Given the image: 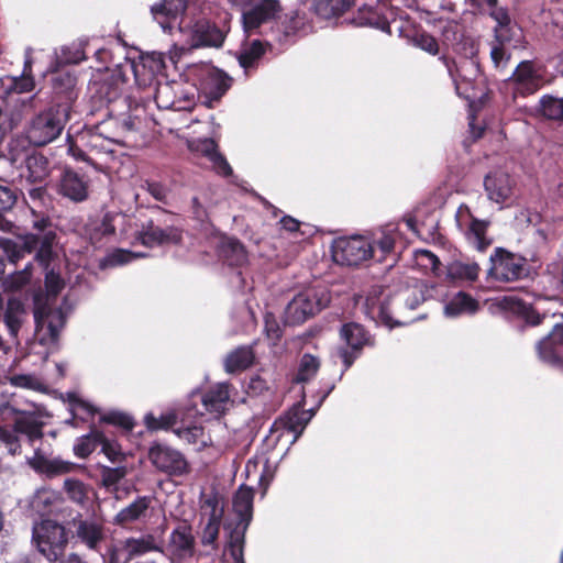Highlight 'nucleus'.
<instances>
[{"label": "nucleus", "mask_w": 563, "mask_h": 563, "mask_svg": "<svg viewBox=\"0 0 563 563\" xmlns=\"http://www.w3.org/2000/svg\"><path fill=\"white\" fill-rule=\"evenodd\" d=\"M203 91L208 98L207 107H211L212 101H218L230 88L231 78L220 69H211L208 71L203 80Z\"/></svg>", "instance_id": "obj_29"}, {"label": "nucleus", "mask_w": 563, "mask_h": 563, "mask_svg": "<svg viewBox=\"0 0 563 563\" xmlns=\"http://www.w3.org/2000/svg\"><path fill=\"white\" fill-rule=\"evenodd\" d=\"M152 505V498L148 496H139L128 506L122 508L113 518V525L128 527L134 522L145 521Z\"/></svg>", "instance_id": "obj_26"}, {"label": "nucleus", "mask_w": 563, "mask_h": 563, "mask_svg": "<svg viewBox=\"0 0 563 563\" xmlns=\"http://www.w3.org/2000/svg\"><path fill=\"white\" fill-rule=\"evenodd\" d=\"M26 318L27 310L20 298L14 296L5 297L0 292V323H4L12 339H18Z\"/></svg>", "instance_id": "obj_14"}, {"label": "nucleus", "mask_w": 563, "mask_h": 563, "mask_svg": "<svg viewBox=\"0 0 563 563\" xmlns=\"http://www.w3.org/2000/svg\"><path fill=\"white\" fill-rule=\"evenodd\" d=\"M254 492L251 487L241 486L233 497V510L239 517L236 525H245L252 519Z\"/></svg>", "instance_id": "obj_33"}, {"label": "nucleus", "mask_w": 563, "mask_h": 563, "mask_svg": "<svg viewBox=\"0 0 563 563\" xmlns=\"http://www.w3.org/2000/svg\"><path fill=\"white\" fill-rule=\"evenodd\" d=\"M484 186L488 198L500 203L512 195L514 181L508 173L495 170L485 177Z\"/></svg>", "instance_id": "obj_27"}, {"label": "nucleus", "mask_w": 563, "mask_h": 563, "mask_svg": "<svg viewBox=\"0 0 563 563\" xmlns=\"http://www.w3.org/2000/svg\"><path fill=\"white\" fill-rule=\"evenodd\" d=\"M181 231L175 227L161 228L150 222L139 234L140 242L148 247L163 244H178L181 241Z\"/></svg>", "instance_id": "obj_23"}, {"label": "nucleus", "mask_w": 563, "mask_h": 563, "mask_svg": "<svg viewBox=\"0 0 563 563\" xmlns=\"http://www.w3.org/2000/svg\"><path fill=\"white\" fill-rule=\"evenodd\" d=\"M93 232L90 233V240L95 243L100 240L101 236L113 235L115 228L112 223V216L107 213L102 220L95 224Z\"/></svg>", "instance_id": "obj_58"}, {"label": "nucleus", "mask_w": 563, "mask_h": 563, "mask_svg": "<svg viewBox=\"0 0 563 563\" xmlns=\"http://www.w3.org/2000/svg\"><path fill=\"white\" fill-rule=\"evenodd\" d=\"M148 460L157 471L172 476H181L189 471L185 456L166 445L155 444L151 446Z\"/></svg>", "instance_id": "obj_9"}, {"label": "nucleus", "mask_w": 563, "mask_h": 563, "mask_svg": "<svg viewBox=\"0 0 563 563\" xmlns=\"http://www.w3.org/2000/svg\"><path fill=\"white\" fill-rule=\"evenodd\" d=\"M187 8V0H161L151 8V12L155 19L166 16L176 19L181 15Z\"/></svg>", "instance_id": "obj_44"}, {"label": "nucleus", "mask_w": 563, "mask_h": 563, "mask_svg": "<svg viewBox=\"0 0 563 563\" xmlns=\"http://www.w3.org/2000/svg\"><path fill=\"white\" fill-rule=\"evenodd\" d=\"M154 98L159 109L180 111L189 109L191 104L188 93H184L183 85L177 81L157 82Z\"/></svg>", "instance_id": "obj_15"}, {"label": "nucleus", "mask_w": 563, "mask_h": 563, "mask_svg": "<svg viewBox=\"0 0 563 563\" xmlns=\"http://www.w3.org/2000/svg\"><path fill=\"white\" fill-rule=\"evenodd\" d=\"M126 474L128 468L123 465H119L115 467H100L101 484L108 489H115L117 485L126 476Z\"/></svg>", "instance_id": "obj_50"}, {"label": "nucleus", "mask_w": 563, "mask_h": 563, "mask_svg": "<svg viewBox=\"0 0 563 563\" xmlns=\"http://www.w3.org/2000/svg\"><path fill=\"white\" fill-rule=\"evenodd\" d=\"M255 360L252 346H239L230 352L224 360V369L229 374L249 368Z\"/></svg>", "instance_id": "obj_35"}, {"label": "nucleus", "mask_w": 563, "mask_h": 563, "mask_svg": "<svg viewBox=\"0 0 563 563\" xmlns=\"http://www.w3.org/2000/svg\"><path fill=\"white\" fill-rule=\"evenodd\" d=\"M54 234H46L44 239L40 240V247L35 254V260L43 266H47L52 258V240Z\"/></svg>", "instance_id": "obj_62"}, {"label": "nucleus", "mask_w": 563, "mask_h": 563, "mask_svg": "<svg viewBox=\"0 0 563 563\" xmlns=\"http://www.w3.org/2000/svg\"><path fill=\"white\" fill-rule=\"evenodd\" d=\"M539 111L548 120L563 123V98L543 96L539 101Z\"/></svg>", "instance_id": "obj_45"}, {"label": "nucleus", "mask_w": 563, "mask_h": 563, "mask_svg": "<svg viewBox=\"0 0 563 563\" xmlns=\"http://www.w3.org/2000/svg\"><path fill=\"white\" fill-rule=\"evenodd\" d=\"M177 421V416L174 411H168L155 417L153 413H147L144 417V422L148 430L156 431L161 429H168L173 427Z\"/></svg>", "instance_id": "obj_52"}, {"label": "nucleus", "mask_w": 563, "mask_h": 563, "mask_svg": "<svg viewBox=\"0 0 563 563\" xmlns=\"http://www.w3.org/2000/svg\"><path fill=\"white\" fill-rule=\"evenodd\" d=\"M306 24L307 18L305 12L292 10L284 15L283 20L279 22V29L285 36H291L302 31Z\"/></svg>", "instance_id": "obj_46"}, {"label": "nucleus", "mask_w": 563, "mask_h": 563, "mask_svg": "<svg viewBox=\"0 0 563 563\" xmlns=\"http://www.w3.org/2000/svg\"><path fill=\"white\" fill-rule=\"evenodd\" d=\"M37 106V93L29 97H10L5 110L0 106V134L10 132L19 126L24 117L36 109Z\"/></svg>", "instance_id": "obj_10"}, {"label": "nucleus", "mask_w": 563, "mask_h": 563, "mask_svg": "<svg viewBox=\"0 0 563 563\" xmlns=\"http://www.w3.org/2000/svg\"><path fill=\"white\" fill-rule=\"evenodd\" d=\"M319 367L320 362L317 357L310 354H305L300 360L298 373L296 375V382H309L317 374Z\"/></svg>", "instance_id": "obj_51"}, {"label": "nucleus", "mask_w": 563, "mask_h": 563, "mask_svg": "<svg viewBox=\"0 0 563 563\" xmlns=\"http://www.w3.org/2000/svg\"><path fill=\"white\" fill-rule=\"evenodd\" d=\"M35 79L32 76V63L27 59L20 76H4L0 78V95L29 93L35 89Z\"/></svg>", "instance_id": "obj_25"}, {"label": "nucleus", "mask_w": 563, "mask_h": 563, "mask_svg": "<svg viewBox=\"0 0 563 563\" xmlns=\"http://www.w3.org/2000/svg\"><path fill=\"white\" fill-rule=\"evenodd\" d=\"M355 0H313L314 13L325 20L338 18L346 12Z\"/></svg>", "instance_id": "obj_37"}, {"label": "nucleus", "mask_w": 563, "mask_h": 563, "mask_svg": "<svg viewBox=\"0 0 563 563\" xmlns=\"http://www.w3.org/2000/svg\"><path fill=\"white\" fill-rule=\"evenodd\" d=\"M225 33L209 20H198L191 29L190 41L192 47H216L223 45Z\"/></svg>", "instance_id": "obj_20"}, {"label": "nucleus", "mask_w": 563, "mask_h": 563, "mask_svg": "<svg viewBox=\"0 0 563 563\" xmlns=\"http://www.w3.org/2000/svg\"><path fill=\"white\" fill-rule=\"evenodd\" d=\"M264 53L265 48L263 43L255 40L241 52L239 63L244 69L252 68Z\"/></svg>", "instance_id": "obj_49"}, {"label": "nucleus", "mask_w": 563, "mask_h": 563, "mask_svg": "<svg viewBox=\"0 0 563 563\" xmlns=\"http://www.w3.org/2000/svg\"><path fill=\"white\" fill-rule=\"evenodd\" d=\"M0 442H2L11 455L21 453V444L14 430L0 427Z\"/></svg>", "instance_id": "obj_61"}, {"label": "nucleus", "mask_w": 563, "mask_h": 563, "mask_svg": "<svg viewBox=\"0 0 563 563\" xmlns=\"http://www.w3.org/2000/svg\"><path fill=\"white\" fill-rule=\"evenodd\" d=\"M478 309V302L470 295L460 291L445 305L444 313L448 317H456L463 313H474Z\"/></svg>", "instance_id": "obj_38"}, {"label": "nucleus", "mask_w": 563, "mask_h": 563, "mask_svg": "<svg viewBox=\"0 0 563 563\" xmlns=\"http://www.w3.org/2000/svg\"><path fill=\"white\" fill-rule=\"evenodd\" d=\"M196 151L211 162L217 173L223 176H229L232 174L231 166L227 159L218 152V146L214 141L206 139L198 142L196 145Z\"/></svg>", "instance_id": "obj_36"}, {"label": "nucleus", "mask_w": 563, "mask_h": 563, "mask_svg": "<svg viewBox=\"0 0 563 563\" xmlns=\"http://www.w3.org/2000/svg\"><path fill=\"white\" fill-rule=\"evenodd\" d=\"M353 22L357 26H373L377 29H384L386 26V21L371 7L358 9Z\"/></svg>", "instance_id": "obj_47"}, {"label": "nucleus", "mask_w": 563, "mask_h": 563, "mask_svg": "<svg viewBox=\"0 0 563 563\" xmlns=\"http://www.w3.org/2000/svg\"><path fill=\"white\" fill-rule=\"evenodd\" d=\"M340 334L351 350L339 347L335 352V357L342 362L343 371H346L358 357L364 346L374 345V340L364 327L358 323L344 324L341 328Z\"/></svg>", "instance_id": "obj_6"}, {"label": "nucleus", "mask_w": 563, "mask_h": 563, "mask_svg": "<svg viewBox=\"0 0 563 563\" xmlns=\"http://www.w3.org/2000/svg\"><path fill=\"white\" fill-rule=\"evenodd\" d=\"M27 464L36 473L48 477L67 474L74 468L71 462L62 459H48L40 448H36L33 456L27 459Z\"/></svg>", "instance_id": "obj_24"}, {"label": "nucleus", "mask_w": 563, "mask_h": 563, "mask_svg": "<svg viewBox=\"0 0 563 563\" xmlns=\"http://www.w3.org/2000/svg\"><path fill=\"white\" fill-rule=\"evenodd\" d=\"M76 77L69 71H57L52 78V86L55 96L59 99L57 108L66 107L69 112V104L76 99Z\"/></svg>", "instance_id": "obj_28"}, {"label": "nucleus", "mask_w": 563, "mask_h": 563, "mask_svg": "<svg viewBox=\"0 0 563 563\" xmlns=\"http://www.w3.org/2000/svg\"><path fill=\"white\" fill-rule=\"evenodd\" d=\"M142 188L145 189L156 201L162 203L168 202L169 190L159 181L145 180L142 184Z\"/></svg>", "instance_id": "obj_59"}, {"label": "nucleus", "mask_w": 563, "mask_h": 563, "mask_svg": "<svg viewBox=\"0 0 563 563\" xmlns=\"http://www.w3.org/2000/svg\"><path fill=\"white\" fill-rule=\"evenodd\" d=\"M34 321L37 331L45 330L51 341H56L65 324L60 309H53L46 303L36 305Z\"/></svg>", "instance_id": "obj_21"}, {"label": "nucleus", "mask_w": 563, "mask_h": 563, "mask_svg": "<svg viewBox=\"0 0 563 563\" xmlns=\"http://www.w3.org/2000/svg\"><path fill=\"white\" fill-rule=\"evenodd\" d=\"M32 541L37 551L53 563L65 554L69 538L62 523L53 519H43L33 526Z\"/></svg>", "instance_id": "obj_1"}, {"label": "nucleus", "mask_w": 563, "mask_h": 563, "mask_svg": "<svg viewBox=\"0 0 563 563\" xmlns=\"http://www.w3.org/2000/svg\"><path fill=\"white\" fill-rule=\"evenodd\" d=\"M246 526L236 525L229 533L228 552L232 563H245L244 561V539Z\"/></svg>", "instance_id": "obj_41"}, {"label": "nucleus", "mask_w": 563, "mask_h": 563, "mask_svg": "<svg viewBox=\"0 0 563 563\" xmlns=\"http://www.w3.org/2000/svg\"><path fill=\"white\" fill-rule=\"evenodd\" d=\"M382 286H373L365 299V308L366 312L371 314L373 318H379L385 324L389 327H394L395 324H400L399 322H394L391 316L388 312V302L382 301L379 298L383 294Z\"/></svg>", "instance_id": "obj_31"}, {"label": "nucleus", "mask_w": 563, "mask_h": 563, "mask_svg": "<svg viewBox=\"0 0 563 563\" xmlns=\"http://www.w3.org/2000/svg\"><path fill=\"white\" fill-rule=\"evenodd\" d=\"M373 255L371 242L363 236L342 238L333 245V258L336 263L357 266Z\"/></svg>", "instance_id": "obj_7"}, {"label": "nucleus", "mask_w": 563, "mask_h": 563, "mask_svg": "<svg viewBox=\"0 0 563 563\" xmlns=\"http://www.w3.org/2000/svg\"><path fill=\"white\" fill-rule=\"evenodd\" d=\"M280 10L277 0H262L252 8L242 11L244 31L254 33L262 24L269 22Z\"/></svg>", "instance_id": "obj_18"}, {"label": "nucleus", "mask_w": 563, "mask_h": 563, "mask_svg": "<svg viewBox=\"0 0 563 563\" xmlns=\"http://www.w3.org/2000/svg\"><path fill=\"white\" fill-rule=\"evenodd\" d=\"M57 191L73 202H82L89 195V180L84 175L65 168L58 180Z\"/></svg>", "instance_id": "obj_17"}, {"label": "nucleus", "mask_w": 563, "mask_h": 563, "mask_svg": "<svg viewBox=\"0 0 563 563\" xmlns=\"http://www.w3.org/2000/svg\"><path fill=\"white\" fill-rule=\"evenodd\" d=\"M64 488L68 497L75 503L82 504L86 499V488L82 482L68 478L64 482Z\"/></svg>", "instance_id": "obj_60"}, {"label": "nucleus", "mask_w": 563, "mask_h": 563, "mask_svg": "<svg viewBox=\"0 0 563 563\" xmlns=\"http://www.w3.org/2000/svg\"><path fill=\"white\" fill-rule=\"evenodd\" d=\"M102 453L113 463H120L124 460V454L117 442L108 440L103 435V441L100 443Z\"/></svg>", "instance_id": "obj_63"}, {"label": "nucleus", "mask_w": 563, "mask_h": 563, "mask_svg": "<svg viewBox=\"0 0 563 563\" xmlns=\"http://www.w3.org/2000/svg\"><path fill=\"white\" fill-rule=\"evenodd\" d=\"M455 219L467 242L476 250L483 252L490 245L492 241L486 236L488 223L473 217L467 206L457 209Z\"/></svg>", "instance_id": "obj_11"}, {"label": "nucleus", "mask_w": 563, "mask_h": 563, "mask_svg": "<svg viewBox=\"0 0 563 563\" xmlns=\"http://www.w3.org/2000/svg\"><path fill=\"white\" fill-rule=\"evenodd\" d=\"M103 559L104 563H129L132 560L129 552L125 550L124 540L111 544Z\"/></svg>", "instance_id": "obj_55"}, {"label": "nucleus", "mask_w": 563, "mask_h": 563, "mask_svg": "<svg viewBox=\"0 0 563 563\" xmlns=\"http://www.w3.org/2000/svg\"><path fill=\"white\" fill-rule=\"evenodd\" d=\"M103 441V433L99 430H91L88 434L81 435L74 444V454L77 457H88Z\"/></svg>", "instance_id": "obj_43"}, {"label": "nucleus", "mask_w": 563, "mask_h": 563, "mask_svg": "<svg viewBox=\"0 0 563 563\" xmlns=\"http://www.w3.org/2000/svg\"><path fill=\"white\" fill-rule=\"evenodd\" d=\"M201 516L207 520H222L224 509L220 495L217 492L201 494L200 497Z\"/></svg>", "instance_id": "obj_39"}, {"label": "nucleus", "mask_w": 563, "mask_h": 563, "mask_svg": "<svg viewBox=\"0 0 563 563\" xmlns=\"http://www.w3.org/2000/svg\"><path fill=\"white\" fill-rule=\"evenodd\" d=\"M537 352L541 361L563 366V323L554 325L552 331L537 343Z\"/></svg>", "instance_id": "obj_19"}, {"label": "nucleus", "mask_w": 563, "mask_h": 563, "mask_svg": "<svg viewBox=\"0 0 563 563\" xmlns=\"http://www.w3.org/2000/svg\"><path fill=\"white\" fill-rule=\"evenodd\" d=\"M121 68L128 69L133 74L135 81L140 86L151 85L155 76L163 73L165 68L164 55L162 53H148L143 55L140 62L125 59Z\"/></svg>", "instance_id": "obj_13"}, {"label": "nucleus", "mask_w": 563, "mask_h": 563, "mask_svg": "<svg viewBox=\"0 0 563 563\" xmlns=\"http://www.w3.org/2000/svg\"><path fill=\"white\" fill-rule=\"evenodd\" d=\"M135 130V121L131 115H124L121 119L111 118L107 121H103L99 126V135L92 136L89 146L92 150L98 147V142L100 141V136H103L106 140L122 144L123 137L133 132Z\"/></svg>", "instance_id": "obj_16"}, {"label": "nucleus", "mask_w": 563, "mask_h": 563, "mask_svg": "<svg viewBox=\"0 0 563 563\" xmlns=\"http://www.w3.org/2000/svg\"><path fill=\"white\" fill-rule=\"evenodd\" d=\"M489 275L498 282H512L525 275L523 258L503 249L490 256Z\"/></svg>", "instance_id": "obj_12"}, {"label": "nucleus", "mask_w": 563, "mask_h": 563, "mask_svg": "<svg viewBox=\"0 0 563 563\" xmlns=\"http://www.w3.org/2000/svg\"><path fill=\"white\" fill-rule=\"evenodd\" d=\"M27 203L32 213H36L38 209H47L51 198L45 187L38 186L30 189Z\"/></svg>", "instance_id": "obj_53"}, {"label": "nucleus", "mask_w": 563, "mask_h": 563, "mask_svg": "<svg viewBox=\"0 0 563 563\" xmlns=\"http://www.w3.org/2000/svg\"><path fill=\"white\" fill-rule=\"evenodd\" d=\"M16 202L14 190L0 185V230L3 232H12L15 229L13 221L5 217Z\"/></svg>", "instance_id": "obj_42"}, {"label": "nucleus", "mask_w": 563, "mask_h": 563, "mask_svg": "<svg viewBox=\"0 0 563 563\" xmlns=\"http://www.w3.org/2000/svg\"><path fill=\"white\" fill-rule=\"evenodd\" d=\"M305 411L294 409L280 420L284 428L295 434V440L298 439L307 426L308 419L305 418Z\"/></svg>", "instance_id": "obj_48"}, {"label": "nucleus", "mask_w": 563, "mask_h": 563, "mask_svg": "<svg viewBox=\"0 0 563 563\" xmlns=\"http://www.w3.org/2000/svg\"><path fill=\"white\" fill-rule=\"evenodd\" d=\"M161 553L170 563H185L196 553V539L192 527L186 521L179 522L169 533L167 541L161 542Z\"/></svg>", "instance_id": "obj_4"}, {"label": "nucleus", "mask_w": 563, "mask_h": 563, "mask_svg": "<svg viewBox=\"0 0 563 563\" xmlns=\"http://www.w3.org/2000/svg\"><path fill=\"white\" fill-rule=\"evenodd\" d=\"M32 264H27L22 271L9 275L4 280L5 288L19 290L26 286L32 277Z\"/></svg>", "instance_id": "obj_54"}, {"label": "nucleus", "mask_w": 563, "mask_h": 563, "mask_svg": "<svg viewBox=\"0 0 563 563\" xmlns=\"http://www.w3.org/2000/svg\"><path fill=\"white\" fill-rule=\"evenodd\" d=\"M542 84V76L530 60L521 62L507 79V86L511 90L514 99L536 93Z\"/></svg>", "instance_id": "obj_8"}, {"label": "nucleus", "mask_w": 563, "mask_h": 563, "mask_svg": "<svg viewBox=\"0 0 563 563\" xmlns=\"http://www.w3.org/2000/svg\"><path fill=\"white\" fill-rule=\"evenodd\" d=\"M479 266L475 262L454 261L448 266V277L457 282H474L479 274Z\"/></svg>", "instance_id": "obj_40"}, {"label": "nucleus", "mask_w": 563, "mask_h": 563, "mask_svg": "<svg viewBox=\"0 0 563 563\" xmlns=\"http://www.w3.org/2000/svg\"><path fill=\"white\" fill-rule=\"evenodd\" d=\"M48 175L49 162L44 155L34 153L25 158V172L23 176L29 183L42 184Z\"/></svg>", "instance_id": "obj_34"}, {"label": "nucleus", "mask_w": 563, "mask_h": 563, "mask_svg": "<svg viewBox=\"0 0 563 563\" xmlns=\"http://www.w3.org/2000/svg\"><path fill=\"white\" fill-rule=\"evenodd\" d=\"M230 400L229 384L219 383L209 388L201 397L202 405L208 412L222 413Z\"/></svg>", "instance_id": "obj_30"}, {"label": "nucleus", "mask_w": 563, "mask_h": 563, "mask_svg": "<svg viewBox=\"0 0 563 563\" xmlns=\"http://www.w3.org/2000/svg\"><path fill=\"white\" fill-rule=\"evenodd\" d=\"M40 243L35 234H25L16 240L0 236V249L3 251L10 263H18L26 254L33 253Z\"/></svg>", "instance_id": "obj_22"}, {"label": "nucleus", "mask_w": 563, "mask_h": 563, "mask_svg": "<svg viewBox=\"0 0 563 563\" xmlns=\"http://www.w3.org/2000/svg\"><path fill=\"white\" fill-rule=\"evenodd\" d=\"M71 537L75 543L89 551L99 552L107 540V528L101 519L78 516L70 522Z\"/></svg>", "instance_id": "obj_5"}, {"label": "nucleus", "mask_w": 563, "mask_h": 563, "mask_svg": "<svg viewBox=\"0 0 563 563\" xmlns=\"http://www.w3.org/2000/svg\"><path fill=\"white\" fill-rule=\"evenodd\" d=\"M67 108H49L31 119L25 128L30 144L44 146L59 136L67 120Z\"/></svg>", "instance_id": "obj_2"}, {"label": "nucleus", "mask_w": 563, "mask_h": 563, "mask_svg": "<svg viewBox=\"0 0 563 563\" xmlns=\"http://www.w3.org/2000/svg\"><path fill=\"white\" fill-rule=\"evenodd\" d=\"M139 255L133 254L130 251L118 249L111 253H109L107 256H104L101 262V267H114L118 265H123L125 263H129L131 260L137 257Z\"/></svg>", "instance_id": "obj_56"}, {"label": "nucleus", "mask_w": 563, "mask_h": 563, "mask_svg": "<svg viewBox=\"0 0 563 563\" xmlns=\"http://www.w3.org/2000/svg\"><path fill=\"white\" fill-rule=\"evenodd\" d=\"M328 302L329 297L323 290L310 288L299 292L286 307L285 322L291 325L303 323L324 308Z\"/></svg>", "instance_id": "obj_3"}, {"label": "nucleus", "mask_w": 563, "mask_h": 563, "mask_svg": "<svg viewBox=\"0 0 563 563\" xmlns=\"http://www.w3.org/2000/svg\"><path fill=\"white\" fill-rule=\"evenodd\" d=\"M125 550L133 559L146 555L152 552L161 553V542L151 533L124 539Z\"/></svg>", "instance_id": "obj_32"}, {"label": "nucleus", "mask_w": 563, "mask_h": 563, "mask_svg": "<svg viewBox=\"0 0 563 563\" xmlns=\"http://www.w3.org/2000/svg\"><path fill=\"white\" fill-rule=\"evenodd\" d=\"M14 413H20L19 417L14 419L13 430L15 433L27 434L32 431L34 427H36L41 421L32 417L31 415L22 413L14 408H9Z\"/></svg>", "instance_id": "obj_57"}, {"label": "nucleus", "mask_w": 563, "mask_h": 563, "mask_svg": "<svg viewBox=\"0 0 563 563\" xmlns=\"http://www.w3.org/2000/svg\"><path fill=\"white\" fill-rule=\"evenodd\" d=\"M413 43L416 46L421 48L422 51L437 55L439 53V44L435 37L428 33H421L415 36Z\"/></svg>", "instance_id": "obj_64"}]
</instances>
